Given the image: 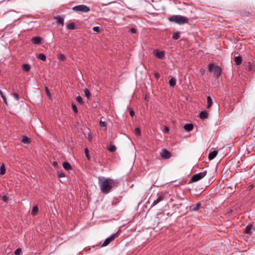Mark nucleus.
Segmentation results:
<instances>
[{"instance_id": "nucleus-1", "label": "nucleus", "mask_w": 255, "mask_h": 255, "mask_svg": "<svg viewBox=\"0 0 255 255\" xmlns=\"http://www.w3.org/2000/svg\"><path fill=\"white\" fill-rule=\"evenodd\" d=\"M98 184L101 192L104 194L110 193L117 186V182L115 180L104 177L98 178Z\"/></svg>"}, {"instance_id": "nucleus-2", "label": "nucleus", "mask_w": 255, "mask_h": 255, "mask_svg": "<svg viewBox=\"0 0 255 255\" xmlns=\"http://www.w3.org/2000/svg\"><path fill=\"white\" fill-rule=\"evenodd\" d=\"M170 22H175L177 24L181 25L188 22V18L185 16L181 15H174L168 18Z\"/></svg>"}, {"instance_id": "nucleus-3", "label": "nucleus", "mask_w": 255, "mask_h": 255, "mask_svg": "<svg viewBox=\"0 0 255 255\" xmlns=\"http://www.w3.org/2000/svg\"><path fill=\"white\" fill-rule=\"evenodd\" d=\"M209 70L210 72L214 73L216 78L220 77L222 71L221 67L218 65H209Z\"/></svg>"}, {"instance_id": "nucleus-4", "label": "nucleus", "mask_w": 255, "mask_h": 255, "mask_svg": "<svg viewBox=\"0 0 255 255\" xmlns=\"http://www.w3.org/2000/svg\"><path fill=\"white\" fill-rule=\"evenodd\" d=\"M72 10L77 12L86 13L89 12L90 10V9L88 6L84 4H80L74 6L72 8Z\"/></svg>"}, {"instance_id": "nucleus-5", "label": "nucleus", "mask_w": 255, "mask_h": 255, "mask_svg": "<svg viewBox=\"0 0 255 255\" xmlns=\"http://www.w3.org/2000/svg\"><path fill=\"white\" fill-rule=\"evenodd\" d=\"M166 197V194L163 192H158L156 195V198L154 200L152 204H151V207H153L157 205L159 202L164 200Z\"/></svg>"}, {"instance_id": "nucleus-6", "label": "nucleus", "mask_w": 255, "mask_h": 255, "mask_svg": "<svg viewBox=\"0 0 255 255\" xmlns=\"http://www.w3.org/2000/svg\"><path fill=\"white\" fill-rule=\"evenodd\" d=\"M206 174V171H204L203 172L195 174L192 177L190 180V182H197L204 177Z\"/></svg>"}, {"instance_id": "nucleus-7", "label": "nucleus", "mask_w": 255, "mask_h": 255, "mask_svg": "<svg viewBox=\"0 0 255 255\" xmlns=\"http://www.w3.org/2000/svg\"><path fill=\"white\" fill-rule=\"evenodd\" d=\"M118 236V233H116V234H113V235H112L111 236H110V237L107 238L105 241L104 242H103V243H101L100 244V245L103 247H106L107 246H108L112 241H113L115 238H117Z\"/></svg>"}, {"instance_id": "nucleus-8", "label": "nucleus", "mask_w": 255, "mask_h": 255, "mask_svg": "<svg viewBox=\"0 0 255 255\" xmlns=\"http://www.w3.org/2000/svg\"><path fill=\"white\" fill-rule=\"evenodd\" d=\"M160 155L163 159H167L171 157V153L166 149L161 150Z\"/></svg>"}, {"instance_id": "nucleus-9", "label": "nucleus", "mask_w": 255, "mask_h": 255, "mask_svg": "<svg viewBox=\"0 0 255 255\" xmlns=\"http://www.w3.org/2000/svg\"><path fill=\"white\" fill-rule=\"evenodd\" d=\"M254 230V227L253 225L249 224L245 229L244 233L245 234L251 235Z\"/></svg>"}, {"instance_id": "nucleus-10", "label": "nucleus", "mask_w": 255, "mask_h": 255, "mask_svg": "<svg viewBox=\"0 0 255 255\" xmlns=\"http://www.w3.org/2000/svg\"><path fill=\"white\" fill-rule=\"evenodd\" d=\"M154 55L158 58L162 59L164 57L165 54L164 51L155 50L153 51Z\"/></svg>"}, {"instance_id": "nucleus-11", "label": "nucleus", "mask_w": 255, "mask_h": 255, "mask_svg": "<svg viewBox=\"0 0 255 255\" xmlns=\"http://www.w3.org/2000/svg\"><path fill=\"white\" fill-rule=\"evenodd\" d=\"M42 38L39 36L33 37L31 38V41L34 44H39L42 42Z\"/></svg>"}, {"instance_id": "nucleus-12", "label": "nucleus", "mask_w": 255, "mask_h": 255, "mask_svg": "<svg viewBox=\"0 0 255 255\" xmlns=\"http://www.w3.org/2000/svg\"><path fill=\"white\" fill-rule=\"evenodd\" d=\"M54 19L56 20V22L58 25H64V18L61 16H56L54 17Z\"/></svg>"}, {"instance_id": "nucleus-13", "label": "nucleus", "mask_w": 255, "mask_h": 255, "mask_svg": "<svg viewBox=\"0 0 255 255\" xmlns=\"http://www.w3.org/2000/svg\"><path fill=\"white\" fill-rule=\"evenodd\" d=\"M199 117L202 120H205L208 118V114L206 111H202L199 115Z\"/></svg>"}, {"instance_id": "nucleus-14", "label": "nucleus", "mask_w": 255, "mask_h": 255, "mask_svg": "<svg viewBox=\"0 0 255 255\" xmlns=\"http://www.w3.org/2000/svg\"><path fill=\"white\" fill-rule=\"evenodd\" d=\"M218 151L217 150H214L209 154L208 158L210 160L213 159L217 155Z\"/></svg>"}, {"instance_id": "nucleus-15", "label": "nucleus", "mask_w": 255, "mask_h": 255, "mask_svg": "<svg viewBox=\"0 0 255 255\" xmlns=\"http://www.w3.org/2000/svg\"><path fill=\"white\" fill-rule=\"evenodd\" d=\"M193 125L192 124H186L184 125V129L188 131H191L193 129Z\"/></svg>"}, {"instance_id": "nucleus-16", "label": "nucleus", "mask_w": 255, "mask_h": 255, "mask_svg": "<svg viewBox=\"0 0 255 255\" xmlns=\"http://www.w3.org/2000/svg\"><path fill=\"white\" fill-rule=\"evenodd\" d=\"M201 206V203L198 202L196 205L192 206L191 207V210L193 211H197L199 209Z\"/></svg>"}, {"instance_id": "nucleus-17", "label": "nucleus", "mask_w": 255, "mask_h": 255, "mask_svg": "<svg viewBox=\"0 0 255 255\" xmlns=\"http://www.w3.org/2000/svg\"><path fill=\"white\" fill-rule=\"evenodd\" d=\"M21 141L25 144H29L31 142V139L27 136L23 135Z\"/></svg>"}, {"instance_id": "nucleus-18", "label": "nucleus", "mask_w": 255, "mask_h": 255, "mask_svg": "<svg viewBox=\"0 0 255 255\" xmlns=\"http://www.w3.org/2000/svg\"><path fill=\"white\" fill-rule=\"evenodd\" d=\"M64 168L66 170H70L72 169V166L69 162H64L63 163Z\"/></svg>"}, {"instance_id": "nucleus-19", "label": "nucleus", "mask_w": 255, "mask_h": 255, "mask_svg": "<svg viewBox=\"0 0 255 255\" xmlns=\"http://www.w3.org/2000/svg\"><path fill=\"white\" fill-rule=\"evenodd\" d=\"M38 212V208L37 206H34L33 207V209L32 210L31 214L32 216H34L37 215Z\"/></svg>"}, {"instance_id": "nucleus-20", "label": "nucleus", "mask_w": 255, "mask_h": 255, "mask_svg": "<svg viewBox=\"0 0 255 255\" xmlns=\"http://www.w3.org/2000/svg\"><path fill=\"white\" fill-rule=\"evenodd\" d=\"M207 107L208 109H209L212 105V99L210 96H208L207 98Z\"/></svg>"}, {"instance_id": "nucleus-21", "label": "nucleus", "mask_w": 255, "mask_h": 255, "mask_svg": "<svg viewBox=\"0 0 255 255\" xmlns=\"http://www.w3.org/2000/svg\"><path fill=\"white\" fill-rule=\"evenodd\" d=\"M66 28L68 29H76L75 23L74 22L69 23L67 24Z\"/></svg>"}, {"instance_id": "nucleus-22", "label": "nucleus", "mask_w": 255, "mask_h": 255, "mask_svg": "<svg viewBox=\"0 0 255 255\" xmlns=\"http://www.w3.org/2000/svg\"><path fill=\"white\" fill-rule=\"evenodd\" d=\"M176 80L174 78L172 77L169 80V84L171 87H174L176 85Z\"/></svg>"}, {"instance_id": "nucleus-23", "label": "nucleus", "mask_w": 255, "mask_h": 255, "mask_svg": "<svg viewBox=\"0 0 255 255\" xmlns=\"http://www.w3.org/2000/svg\"><path fill=\"white\" fill-rule=\"evenodd\" d=\"M108 149L109 151L114 152L116 150L117 148L114 145L110 144L108 147Z\"/></svg>"}, {"instance_id": "nucleus-24", "label": "nucleus", "mask_w": 255, "mask_h": 255, "mask_svg": "<svg viewBox=\"0 0 255 255\" xmlns=\"http://www.w3.org/2000/svg\"><path fill=\"white\" fill-rule=\"evenodd\" d=\"M235 62L236 64H241L242 62V58L240 56H238L235 57Z\"/></svg>"}, {"instance_id": "nucleus-25", "label": "nucleus", "mask_w": 255, "mask_h": 255, "mask_svg": "<svg viewBox=\"0 0 255 255\" xmlns=\"http://www.w3.org/2000/svg\"><path fill=\"white\" fill-rule=\"evenodd\" d=\"M37 58L43 61H45L46 59L45 55L42 53L38 54L37 55Z\"/></svg>"}, {"instance_id": "nucleus-26", "label": "nucleus", "mask_w": 255, "mask_h": 255, "mask_svg": "<svg viewBox=\"0 0 255 255\" xmlns=\"http://www.w3.org/2000/svg\"><path fill=\"white\" fill-rule=\"evenodd\" d=\"M5 173V167L4 164H2L0 167V174L4 175Z\"/></svg>"}, {"instance_id": "nucleus-27", "label": "nucleus", "mask_w": 255, "mask_h": 255, "mask_svg": "<svg viewBox=\"0 0 255 255\" xmlns=\"http://www.w3.org/2000/svg\"><path fill=\"white\" fill-rule=\"evenodd\" d=\"M30 69V65H22V70L25 72H28Z\"/></svg>"}, {"instance_id": "nucleus-28", "label": "nucleus", "mask_w": 255, "mask_h": 255, "mask_svg": "<svg viewBox=\"0 0 255 255\" xmlns=\"http://www.w3.org/2000/svg\"><path fill=\"white\" fill-rule=\"evenodd\" d=\"M85 155L88 160H90L91 157L89 154V151L88 148H86L84 150Z\"/></svg>"}, {"instance_id": "nucleus-29", "label": "nucleus", "mask_w": 255, "mask_h": 255, "mask_svg": "<svg viewBox=\"0 0 255 255\" xmlns=\"http://www.w3.org/2000/svg\"><path fill=\"white\" fill-rule=\"evenodd\" d=\"M180 38V33L178 32H175L172 35V38L175 40L178 39Z\"/></svg>"}, {"instance_id": "nucleus-30", "label": "nucleus", "mask_w": 255, "mask_h": 255, "mask_svg": "<svg viewBox=\"0 0 255 255\" xmlns=\"http://www.w3.org/2000/svg\"><path fill=\"white\" fill-rule=\"evenodd\" d=\"M84 94L87 98H89L91 96L90 91L87 88L84 90Z\"/></svg>"}, {"instance_id": "nucleus-31", "label": "nucleus", "mask_w": 255, "mask_h": 255, "mask_svg": "<svg viewBox=\"0 0 255 255\" xmlns=\"http://www.w3.org/2000/svg\"><path fill=\"white\" fill-rule=\"evenodd\" d=\"M57 58L58 60H59L61 61H63L66 58L65 55L62 54H58L57 55Z\"/></svg>"}, {"instance_id": "nucleus-32", "label": "nucleus", "mask_w": 255, "mask_h": 255, "mask_svg": "<svg viewBox=\"0 0 255 255\" xmlns=\"http://www.w3.org/2000/svg\"><path fill=\"white\" fill-rule=\"evenodd\" d=\"M76 101L80 105H82L83 104V99L80 96H78L76 97Z\"/></svg>"}, {"instance_id": "nucleus-33", "label": "nucleus", "mask_w": 255, "mask_h": 255, "mask_svg": "<svg viewBox=\"0 0 255 255\" xmlns=\"http://www.w3.org/2000/svg\"><path fill=\"white\" fill-rule=\"evenodd\" d=\"M134 133L136 135H140V129L139 128H136L134 129Z\"/></svg>"}, {"instance_id": "nucleus-34", "label": "nucleus", "mask_w": 255, "mask_h": 255, "mask_svg": "<svg viewBox=\"0 0 255 255\" xmlns=\"http://www.w3.org/2000/svg\"><path fill=\"white\" fill-rule=\"evenodd\" d=\"M101 28L99 26H95L93 28V30L98 33H100L101 32Z\"/></svg>"}, {"instance_id": "nucleus-35", "label": "nucleus", "mask_w": 255, "mask_h": 255, "mask_svg": "<svg viewBox=\"0 0 255 255\" xmlns=\"http://www.w3.org/2000/svg\"><path fill=\"white\" fill-rule=\"evenodd\" d=\"M57 175L59 178H62L65 177V174L63 172H58Z\"/></svg>"}, {"instance_id": "nucleus-36", "label": "nucleus", "mask_w": 255, "mask_h": 255, "mask_svg": "<svg viewBox=\"0 0 255 255\" xmlns=\"http://www.w3.org/2000/svg\"><path fill=\"white\" fill-rule=\"evenodd\" d=\"M21 253V249L20 248H18L15 250V251L14 252V254H15V255H20Z\"/></svg>"}, {"instance_id": "nucleus-37", "label": "nucleus", "mask_w": 255, "mask_h": 255, "mask_svg": "<svg viewBox=\"0 0 255 255\" xmlns=\"http://www.w3.org/2000/svg\"><path fill=\"white\" fill-rule=\"evenodd\" d=\"M2 200L7 203L8 201V197L6 196V195H3L2 197Z\"/></svg>"}, {"instance_id": "nucleus-38", "label": "nucleus", "mask_w": 255, "mask_h": 255, "mask_svg": "<svg viewBox=\"0 0 255 255\" xmlns=\"http://www.w3.org/2000/svg\"><path fill=\"white\" fill-rule=\"evenodd\" d=\"M72 109H73V111L75 113H77L78 112V109H77L76 106L75 104H72Z\"/></svg>"}, {"instance_id": "nucleus-39", "label": "nucleus", "mask_w": 255, "mask_h": 255, "mask_svg": "<svg viewBox=\"0 0 255 255\" xmlns=\"http://www.w3.org/2000/svg\"><path fill=\"white\" fill-rule=\"evenodd\" d=\"M12 95L16 100H19V96L17 93H12Z\"/></svg>"}, {"instance_id": "nucleus-40", "label": "nucleus", "mask_w": 255, "mask_h": 255, "mask_svg": "<svg viewBox=\"0 0 255 255\" xmlns=\"http://www.w3.org/2000/svg\"><path fill=\"white\" fill-rule=\"evenodd\" d=\"M52 165H53L54 167H55V168H58L59 167V166H58V162H57V161H53V162L52 163Z\"/></svg>"}, {"instance_id": "nucleus-41", "label": "nucleus", "mask_w": 255, "mask_h": 255, "mask_svg": "<svg viewBox=\"0 0 255 255\" xmlns=\"http://www.w3.org/2000/svg\"><path fill=\"white\" fill-rule=\"evenodd\" d=\"M154 75L155 76V78L157 79H159L160 78V74L158 72H154Z\"/></svg>"}, {"instance_id": "nucleus-42", "label": "nucleus", "mask_w": 255, "mask_h": 255, "mask_svg": "<svg viewBox=\"0 0 255 255\" xmlns=\"http://www.w3.org/2000/svg\"><path fill=\"white\" fill-rule=\"evenodd\" d=\"M129 115L131 117H133L134 116V112L133 111V110L131 109H130L129 111Z\"/></svg>"}, {"instance_id": "nucleus-43", "label": "nucleus", "mask_w": 255, "mask_h": 255, "mask_svg": "<svg viewBox=\"0 0 255 255\" xmlns=\"http://www.w3.org/2000/svg\"><path fill=\"white\" fill-rule=\"evenodd\" d=\"M45 91H46L47 95L49 97H50V93L48 90V88L45 86Z\"/></svg>"}, {"instance_id": "nucleus-44", "label": "nucleus", "mask_w": 255, "mask_h": 255, "mask_svg": "<svg viewBox=\"0 0 255 255\" xmlns=\"http://www.w3.org/2000/svg\"><path fill=\"white\" fill-rule=\"evenodd\" d=\"M130 32L132 33H135L136 32V29L134 28H131L130 29Z\"/></svg>"}, {"instance_id": "nucleus-45", "label": "nucleus", "mask_w": 255, "mask_h": 255, "mask_svg": "<svg viewBox=\"0 0 255 255\" xmlns=\"http://www.w3.org/2000/svg\"><path fill=\"white\" fill-rule=\"evenodd\" d=\"M169 131V128L167 127V126H164V131L165 132H168Z\"/></svg>"}, {"instance_id": "nucleus-46", "label": "nucleus", "mask_w": 255, "mask_h": 255, "mask_svg": "<svg viewBox=\"0 0 255 255\" xmlns=\"http://www.w3.org/2000/svg\"><path fill=\"white\" fill-rule=\"evenodd\" d=\"M100 126H101L102 127H106V124L104 122L101 121L100 123Z\"/></svg>"}, {"instance_id": "nucleus-47", "label": "nucleus", "mask_w": 255, "mask_h": 255, "mask_svg": "<svg viewBox=\"0 0 255 255\" xmlns=\"http://www.w3.org/2000/svg\"><path fill=\"white\" fill-rule=\"evenodd\" d=\"M1 98H2L4 103H5L6 104H7V101H6V99L5 97L4 96H2Z\"/></svg>"}, {"instance_id": "nucleus-48", "label": "nucleus", "mask_w": 255, "mask_h": 255, "mask_svg": "<svg viewBox=\"0 0 255 255\" xmlns=\"http://www.w3.org/2000/svg\"><path fill=\"white\" fill-rule=\"evenodd\" d=\"M253 188H254V185H250V186H249V188L250 189H253Z\"/></svg>"}, {"instance_id": "nucleus-49", "label": "nucleus", "mask_w": 255, "mask_h": 255, "mask_svg": "<svg viewBox=\"0 0 255 255\" xmlns=\"http://www.w3.org/2000/svg\"><path fill=\"white\" fill-rule=\"evenodd\" d=\"M0 95L1 97H2V96H4L2 91L0 90Z\"/></svg>"}, {"instance_id": "nucleus-50", "label": "nucleus", "mask_w": 255, "mask_h": 255, "mask_svg": "<svg viewBox=\"0 0 255 255\" xmlns=\"http://www.w3.org/2000/svg\"><path fill=\"white\" fill-rule=\"evenodd\" d=\"M233 212V210H230V211H229V213H232Z\"/></svg>"}]
</instances>
